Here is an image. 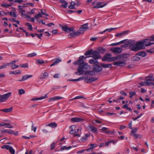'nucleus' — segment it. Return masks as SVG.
<instances>
[{"instance_id":"nucleus-1","label":"nucleus","mask_w":154,"mask_h":154,"mask_svg":"<svg viewBox=\"0 0 154 154\" xmlns=\"http://www.w3.org/2000/svg\"><path fill=\"white\" fill-rule=\"evenodd\" d=\"M90 69V66L87 63H81L79 64L77 68L78 71L75 73L78 75H83L84 73L86 74L88 70Z\"/></svg>"},{"instance_id":"nucleus-2","label":"nucleus","mask_w":154,"mask_h":154,"mask_svg":"<svg viewBox=\"0 0 154 154\" xmlns=\"http://www.w3.org/2000/svg\"><path fill=\"white\" fill-rule=\"evenodd\" d=\"M131 50L137 51L143 49V44L140 41L137 42L136 44H134L130 46Z\"/></svg>"},{"instance_id":"nucleus-3","label":"nucleus","mask_w":154,"mask_h":154,"mask_svg":"<svg viewBox=\"0 0 154 154\" xmlns=\"http://www.w3.org/2000/svg\"><path fill=\"white\" fill-rule=\"evenodd\" d=\"M102 60L103 61L112 62L116 60V57H112V55L110 54L106 53L103 57Z\"/></svg>"},{"instance_id":"nucleus-4","label":"nucleus","mask_w":154,"mask_h":154,"mask_svg":"<svg viewBox=\"0 0 154 154\" xmlns=\"http://www.w3.org/2000/svg\"><path fill=\"white\" fill-rule=\"evenodd\" d=\"M127 40V39H125L119 42L116 43V45H117L125 42V44H126V45H127V47H128L129 45H130V46L135 43V42L134 40H129L126 41Z\"/></svg>"},{"instance_id":"nucleus-5","label":"nucleus","mask_w":154,"mask_h":154,"mask_svg":"<svg viewBox=\"0 0 154 154\" xmlns=\"http://www.w3.org/2000/svg\"><path fill=\"white\" fill-rule=\"evenodd\" d=\"M150 41H151L150 40V38L148 39H143L141 40L140 41V42L142 43L143 44V48L144 49L145 48V46L144 45H145L146 46H148L151 45H152L154 44V43H151L150 42Z\"/></svg>"},{"instance_id":"nucleus-6","label":"nucleus","mask_w":154,"mask_h":154,"mask_svg":"<svg viewBox=\"0 0 154 154\" xmlns=\"http://www.w3.org/2000/svg\"><path fill=\"white\" fill-rule=\"evenodd\" d=\"M71 130L69 131V133L70 134H73L79 132V130L78 126L77 125H72L70 126Z\"/></svg>"},{"instance_id":"nucleus-7","label":"nucleus","mask_w":154,"mask_h":154,"mask_svg":"<svg viewBox=\"0 0 154 154\" xmlns=\"http://www.w3.org/2000/svg\"><path fill=\"white\" fill-rule=\"evenodd\" d=\"M62 29L63 31L66 32H69L70 33L69 36L70 37L71 33L72 32L73 28H69L66 25L62 26Z\"/></svg>"},{"instance_id":"nucleus-8","label":"nucleus","mask_w":154,"mask_h":154,"mask_svg":"<svg viewBox=\"0 0 154 154\" xmlns=\"http://www.w3.org/2000/svg\"><path fill=\"white\" fill-rule=\"evenodd\" d=\"M130 56L129 54H123L116 56V60L117 59H123L128 58Z\"/></svg>"},{"instance_id":"nucleus-9","label":"nucleus","mask_w":154,"mask_h":154,"mask_svg":"<svg viewBox=\"0 0 154 154\" xmlns=\"http://www.w3.org/2000/svg\"><path fill=\"white\" fill-rule=\"evenodd\" d=\"M11 93L9 92L2 95H1L0 98L2 101V102H5L7 100L8 98L11 96Z\"/></svg>"},{"instance_id":"nucleus-10","label":"nucleus","mask_w":154,"mask_h":154,"mask_svg":"<svg viewBox=\"0 0 154 154\" xmlns=\"http://www.w3.org/2000/svg\"><path fill=\"white\" fill-rule=\"evenodd\" d=\"M88 128L90 131L93 133L96 134L97 132V128L92 125H89L88 126Z\"/></svg>"},{"instance_id":"nucleus-11","label":"nucleus","mask_w":154,"mask_h":154,"mask_svg":"<svg viewBox=\"0 0 154 154\" xmlns=\"http://www.w3.org/2000/svg\"><path fill=\"white\" fill-rule=\"evenodd\" d=\"M83 33L81 31L79 30L77 31L76 32H75L73 31V29H72V32L71 33V35L69 38H72L74 36H77L79 35L82 34Z\"/></svg>"},{"instance_id":"nucleus-12","label":"nucleus","mask_w":154,"mask_h":154,"mask_svg":"<svg viewBox=\"0 0 154 154\" xmlns=\"http://www.w3.org/2000/svg\"><path fill=\"white\" fill-rule=\"evenodd\" d=\"M70 120L71 122H82L85 121V120L83 118L75 117L72 118Z\"/></svg>"},{"instance_id":"nucleus-13","label":"nucleus","mask_w":154,"mask_h":154,"mask_svg":"<svg viewBox=\"0 0 154 154\" xmlns=\"http://www.w3.org/2000/svg\"><path fill=\"white\" fill-rule=\"evenodd\" d=\"M93 57L95 60H97L101 58V57L99 53L97 51H94L92 53Z\"/></svg>"},{"instance_id":"nucleus-14","label":"nucleus","mask_w":154,"mask_h":154,"mask_svg":"<svg viewBox=\"0 0 154 154\" xmlns=\"http://www.w3.org/2000/svg\"><path fill=\"white\" fill-rule=\"evenodd\" d=\"M48 73L46 72L42 73L39 77L38 79H44L47 78L48 76Z\"/></svg>"},{"instance_id":"nucleus-15","label":"nucleus","mask_w":154,"mask_h":154,"mask_svg":"<svg viewBox=\"0 0 154 154\" xmlns=\"http://www.w3.org/2000/svg\"><path fill=\"white\" fill-rule=\"evenodd\" d=\"M84 57V56L80 57L79 59L75 61L73 63V64L75 65H77L81 63L83 61V59Z\"/></svg>"},{"instance_id":"nucleus-16","label":"nucleus","mask_w":154,"mask_h":154,"mask_svg":"<svg viewBox=\"0 0 154 154\" xmlns=\"http://www.w3.org/2000/svg\"><path fill=\"white\" fill-rule=\"evenodd\" d=\"M88 29V23H86L81 26L79 28L80 30L83 33L84 31H86Z\"/></svg>"},{"instance_id":"nucleus-17","label":"nucleus","mask_w":154,"mask_h":154,"mask_svg":"<svg viewBox=\"0 0 154 154\" xmlns=\"http://www.w3.org/2000/svg\"><path fill=\"white\" fill-rule=\"evenodd\" d=\"M63 98L62 97L55 96L51 98L48 100V101H53L55 100H57L60 99H63Z\"/></svg>"},{"instance_id":"nucleus-18","label":"nucleus","mask_w":154,"mask_h":154,"mask_svg":"<svg viewBox=\"0 0 154 154\" xmlns=\"http://www.w3.org/2000/svg\"><path fill=\"white\" fill-rule=\"evenodd\" d=\"M48 94H45V96L41 97H35V98H33L31 99V100L32 101H37L39 100H41L42 99H45V98H46L48 97L47 96Z\"/></svg>"},{"instance_id":"nucleus-19","label":"nucleus","mask_w":154,"mask_h":154,"mask_svg":"<svg viewBox=\"0 0 154 154\" xmlns=\"http://www.w3.org/2000/svg\"><path fill=\"white\" fill-rule=\"evenodd\" d=\"M93 69L95 72H99L102 70V68L98 65H95L93 68Z\"/></svg>"},{"instance_id":"nucleus-20","label":"nucleus","mask_w":154,"mask_h":154,"mask_svg":"<svg viewBox=\"0 0 154 154\" xmlns=\"http://www.w3.org/2000/svg\"><path fill=\"white\" fill-rule=\"evenodd\" d=\"M126 64L125 62L122 60H119L116 61V66H123Z\"/></svg>"},{"instance_id":"nucleus-21","label":"nucleus","mask_w":154,"mask_h":154,"mask_svg":"<svg viewBox=\"0 0 154 154\" xmlns=\"http://www.w3.org/2000/svg\"><path fill=\"white\" fill-rule=\"evenodd\" d=\"M103 4V3L101 2H98L97 3V5L93 7V8H102L104 7L106 5V3H105L103 5H101Z\"/></svg>"},{"instance_id":"nucleus-22","label":"nucleus","mask_w":154,"mask_h":154,"mask_svg":"<svg viewBox=\"0 0 154 154\" xmlns=\"http://www.w3.org/2000/svg\"><path fill=\"white\" fill-rule=\"evenodd\" d=\"M32 76V75H24L23 76L22 79L19 80L18 81L20 82L23 81L27 80Z\"/></svg>"},{"instance_id":"nucleus-23","label":"nucleus","mask_w":154,"mask_h":154,"mask_svg":"<svg viewBox=\"0 0 154 154\" xmlns=\"http://www.w3.org/2000/svg\"><path fill=\"white\" fill-rule=\"evenodd\" d=\"M46 126H50L52 128H55L57 127V124L55 122H52L50 123H46L45 124Z\"/></svg>"},{"instance_id":"nucleus-24","label":"nucleus","mask_w":154,"mask_h":154,"mask_svg":"<svg viewBox=\"0 0 154 154\" xmlns=\"http://www.w3.org/2000/svg\"><path fill=\"white\" fill-rule=\"evenodd\" d=\"M94 59H91L89 60V63L90 64H95V65H97L99 64V63L97 60Z\"/></svg>"},{"instance_id":"nucleus-25","label":"nucleus","mask_w":154,"mask_h":154,"mask_svg":"<svg viewBox=\"0 0 154 154\" xmlns=\"http://www.w3.org/2000/svg\"><path fill=\"white\" fill-rule=\"evenodd\" d=\"M60 1L63 4L60 5L61 7L66 8L67 7L68 3L66 1L64 0H61Z\"/></svg>"},{"instance_id":"nucleus-26","label":"nucleus","mask_w":154,"mask_h":154,"mask_svg":"<svg viewBox=\"0 0 154 154\" xmlns=\"http://www.w3.org/2000/svg\"><path fill=\"white\" fill-rule=\"evenodd\" d=\"M129 32V31H125L121 33H117L116 34V37H118L119 38L122 37L124 35L126 34Z\"/></svg>"},{"instance_id":"nucleus-27","label":"nucleus","mask_w":154,"mask_h":154,"mask_svg":"<svg viewBox=\"0 0 154 154\" xmlns=\"http://www.w3.org/2000/svg\"><path fill=\"white\" fill-rule=\"evenodd\" d=\"M54 62L51 65L50 67H52L54 66L55 65L62 61L61 59L58 58H55L54 59Z\"/></svg>"},{"instance_id":"nucleus-28","label":"nucleus","mask_w":154,"mask_h":154,"mask_svg":"<svg viewBox=\"0 0 154 154\" xmlns=\"http://www.w3.org/2000/svg\"><path fill=\"white\" fill-rule=\"evenodd\" d=\"M102 67L105 68H111L112 65L111 64H106L104 63H101L100 64Z\"/></svg>"},{"instance_id":"nucleus-29","label":"nucleus","mask_w":154,"mask_h":154,"mask_svg":"<svg viewBox=\"0 0 154 154\" xmlns=\"http://www.w3.org/2000/svg\"><path fill=\"white\" fill-rule=\"evenodd\" d=\"M13 107H11L8 109H0V111L4 112H9L12 111Z\"/></svg>"},{"instance_id":"nucleus-30","label":"nucleus","mask_w":154,"mask_h":154,"mask_svg":"<svg viewBox=\"0 0 154 154\" xmlns=\"http://www.w3.org/2000/svg\"><path fill=\"white\" fill-rule=\"evenodd\" d=\"M99 53H104L106 51V49L102 48H98L97 50Z\"/></svg>"},{"instance_id":"nucleus-31","label":"nucleus","mask_w":154,"mask_h":154,"mask_svg":"<svg viewBox=\"0 0 154 154\" xmlns=\"http://www.w3.org/2000/svg\"><path fill=\"white\" fill-rule=\"evenodd\" d=\"M145 81L147 86H149L151 85L152 84H153V83L151 82L152 81V79H146Z\"/></svg>"},{"instance_id":"nucleus-32","label":"nucleus","mask_w":154,"mask_h":154,"mask_svg":"<svg viewBox=\"0 0 154 154\" xmlns=\"http://www.w3.org/2000/svg\"><path fill=\"white\" fill-rule=\"evenodd\" d=\"M136 55L144 57L146 55V53L143 51L138 52L136 54Z\"/></svg>"},{"instance_id":"nucleus-33","label":"nucleus","mask_w":154,"mask_h":154,"mask_svg":"<svg viewBox=\"0 0 154 154\" xmlns=\"http://www.w3.org/2000/svg\"><path fill=\"white\" fill-rule=\"evenodd\" d=\"M86 74H88V75H94L95 74V72L93 69L92 70L89 71V70L87 72Z\"/></svg>"},{"instance_id":"nucleus-34","label":"nucleus","mask_w":154,"mask_h":154,"mask_svg":"<svg viewBox=\"0 0 154 154\" xmlns=\"http://www.w3.org/2000/svg\"><path fill=\"white\" fill-rule=\"evenodd\" d=\"M74 2H71L70 3V5L68 7L69 9H75V7H74Z\"/></svg>"},{"instance_id":"nucleus-35","label":"nucleus","mask_w":154,"mask_h":154,"mask_svg":"<svg viewBox=\"0 0 154 154\" xmlns=\"http://www.w3.org/2000/svg\"><path fill=\"white\" fill-rule=\"evenodd\" d=\"M11 130H8L7 129H4L0 131V132L1 133L5 132L9 134H11Z\"/></svg>"},{"instance_id":"nucleus-36","label":"nucleus","mask_w":154,"mask_h":154,"mask_svg":"<svg viewBox=\"0 0 154 154\" xmlns=\"http://www.w3.org/2000/svg\"><path fill=\"white\" fill-rule=\"evenodd\" d=\"M83 79V78H79L78 79H69L68 80V81H76V82H77V81H79L80 80H82V79Z\"/></svg>"},{"instance_id":"nucleus-37","label":"nucleus","mask_w":154,"mask_h":154,"mask_svg":"<svg viewBox=\"0 0 154 154\" xmlns=\"http://www.w3.org/2000/svg\"><path fill=\"white\" fill-rule=\"evenodd\" d=\"M9 14L12 17H17V15L14 11H10L9 13Z\"/></svg>"},{"instance_id":"nucleus-38","label":"nucleus","mask_w":154,"mask_h":154,"mask_svg":"<svg viewBox=\"0 0 154 154\" xmlns=\"http://www.w3.org/2000/svg\"><path fill=\"white\" fill-rule=\"evenodd\" d=\"M92 52L93 51L91 50H88V51H86L85 53V56L89 55L91 54L92 55Z\"/></svg>"},{"instance_id":"nucleus-39","label":"nucleus","mask_w":154,"mask_h":154,"mask_svg":"<svg viewBox=\"0 0 154 154\" xmlns=\"http://www.w3.org/2000/svg\"><path fill=\"white\" fill-rule=\"evenodd\" d=\"M20 71L19 70H17V71H11L10 72V74H14V75H17V74H20Z\"/></svg>"},{"instance_id":"nucleus-40","label":"nucleus","mask_w":154,"mask_h":154,"mask_svg":"<svg viewBox=\"0 0 154 154\" xmlns=\"http://www.w3.org/2000/svg\"><path fill=\"white\" fill-rule=\"evenodd\" d=\"M137 55L133 57L132 58L133 61H138L140 60V58L137 56Z\"/></svg>"},{"instance_id":"nucleus-41","label":"nucleus","mask_w":154,"mask_h":154,"mask_svg":"<svg viewBox=\"0 0 154 154\" xmlns=\"http://www.w3.org/2000/svg\"><path fill=\"white\" fill-rule=\"evenodd\" d=\"M25 93V91L24 90L22 89H19L18 90V94L19 95L24 94Z\"/></svg>"},{"instance_id":"nucleus-42","label":"nucleus","mask_w":154,"mask_h":154,"mask_svg":"<svg viewBox=\"0 0 154 154\" xmlns=\"http://www.w3.org/2000/svg\"><path fill=\"white\" fill-rule=\"evenodd\" d=\"M122 51V49L121 48L116 47V53L119 54L121 53Z\"/></svg>"},{"instance_id":"nucleus-43","label":"nucleus","mask_w":154,"mask_h":154,"mask_svg":"<svg viewBox=\"0 0 154 154\" xmlns=\"http://www.w3.org/2000/svg\"><path fill=\"white\" fill-rule=\"evenodd\" d=\"M85 82L87 83H90V77H86L84 78Z\"/></svg>"},{"instance_id":"nucleus-44","label":"nucleus","mask_w":154,"mask_h":154,"mask_svg":"<svg viewBox=\"0 0 154 154\" xmlns=\"http://www.w3.org/2000/svg\"><path fill=\"white\" fill-rule=\"evenodd\" d=\"M84 98V97L83 96H77L76 97H75V98H74L73 99L69 100V101H71L72 100H75V99H81V98Z\"/></svg>"},{"instance_id":"nucleus-45","label":"nucleus","mask_w":154,"mask_h":154,"mask_svg":"<svg viewBox=\"0 0 154 154\" xmlns=\"http://www.w3.org/2000/svg\"><path fill=\"white\" fill-rule=\"evenodd\" d=\"M42 17V14L40 13H38L37 14H36L35 16V18L36 19H38L40 17Z\"/></svg>"},{"instance_id":"nucleus-46","label":"nucleus","mask_w":154,"mask_h":154,"mask_svg":"<svg viewBox=\"0 0 154 154\" xmlns=\"http://www.w3.org/2000/svg\"><path fill=\"white\" fill-rule=\"evenodd\" d=\"M97 78L94 77H90V82H94L97 80Z\"/></svg>"},{"instance_id":"nucleus-47","label":"nucleus","mask_w":154,"mask_h":154,"mask_svg":"<svg viewBox=\"0 0 154 154\" xmlns=\"http://www.w3.org/2000/svg\"><path fill=\"white\" fill-rule=\"evenodd\" d=\"M26 26H29V27L28 28V29L30 30H32V25L29 23H27L26 24Z\"/></svg>"},{"instance_id":"nucleus-48","label":"nucleus","mask_w":154,"mask_h":154,"mask_svg":"<svg viewBox=\"0 0 154 154\" xmlns=\"http://www.w3.org/2000/svg\"><path fill=\"white\" fill-rule=\"evenodd\" d=\"M11 5L7 4L6 3H3V4H2L1 6V7H5L7 8L9 6H10Z\"/></svg>"},{"instance_id":"nucleus-49","label":"nucleus","mask_w":154,"mask_h":154,"mask_svg":"<svg viewBox=\"0 0 154 154\" xmlns=\"http://www.w3.org/2000/svg\"><path fill=\"white\" fill-rule=\"evenodd\" d=\"M9 65V64H8V63H5L2 66H0L1 69L2 68H4L6 67L7 66Z\"/></svg>"},{"instance_id":"nucleus-50","label":"nucleus","mask_w":154,"mask_h":154,"mask_svg":"<svg viewBox=\"0 0 154 154\" xmlns=\"http://www.w3.org/2000/svg\"><path fill=\"white\" fill-rule=\"evenodd\" d=\"M36 55V54L35 53H33L32 54H29L27 55L28 57H33Z\"/></svg>"},{"instance_id":"nucleus-51","label":"nucleus","mask_w":154,"mask_h":154,"mask_svg":"<svg viewBox=\"0 0 154 154\" xmlns=\"http://www.w3.org/2000/svg\"><path fill=\"white\" fill-rule=\"evenodd\" d=\"M9 151L11 154H14L15 153V150L14 149H13L12 147H11V148L9 150Z\"/></svg>"},{"instance_id":"nucleus-52","label":"nucleus","mask_w":154,"mask_h":154,"mask_svg":"<svg viewBox=\"0 0 154 154\" xmlns=\"http://www.w3.org/2000/svg\"><path fill=\"white\" fill-rule=\"evenodd\" d=\"M20 66L21 67L28 68V67L27 63H25L20 65Z\"/></svg>"},{"instance_id":"nucleus-53","label":"nucleus","mask_w":154,"mask_h":154,"mask_svg":"<svg viewBox=\"0 0 154 154\" xmlns=\"http://www.w3.org/2000/svg\"><path fill=\"white\" fill-rule=\"evenodd\" d=\"M129 94L130 95L129 97L130 98H131L133 96L135 95L136 92H130Z\"/></svg>"},{"instance_id":"nucleus-54","label":"nucleus","mask_w":154,"mask_h":154,"mask_svg":"<svg viewBox=\"0 0 154 154\" xmlns=\"http://www.w3.org/2000/svg\"><path fill=\"white\" fill-rule=\"evenodd\" d=\"M41 12L42 14L43 15H45L46 16H48V14H46V11L45 10H43L42 9L41 10Z\"/></svg>"},{"instance_id":"nucleus-55","label":"nucleus","mask_w":154,"mask_h":154,"mask_svg":"<svg viewBox=\"0 0 154 154\" xmlns=\"http://www.w3.org/2000/svg\"><path fill=\"white\" fill-rule=\"evenodd\" d=\"M71 148V146H69L68 147H66V146H63L61 147V148L62 149V150H63L64 149L68 150L69 149H70Z\"/></svg>"},{"instance_id":"nucleus-56","label":"nucleus","mask_w":154,"mask_h":154,"mask_svg":"<svg viewBox=\"0 0 154 154\" xmlns=\"http://www.w3.org/2000/svg\"><path fill=\"white\" fill-rule=\"evenodd\" d=\"M35 9H32L30 12H27V14H34Z\"/></svg>"},{"instance_id":"nucleus-57","label":"nucleus","mask_w":154,"mask_h":154,"mask_svg":"<svg viewBox=\"0 0 154 154\" xmlns=\"http://www.w3.org/2000/svg\"><path fill=\"white\" fill-rule=\"evenodd\" d=\"M105 133L106 134H109L110 135H112L114 134V132L113 131H106Z\"/></svg>"},{"instance_id":"nucleus-58","label":"nucleus","mask_w":154,"mask_h":154,"mask_svg":"<svg viewBox=\"0 0 154 154\" xmlns=\"http://www.w3.org/2000/svg\"><path fill=\"white\" fill-rule=\"evenodd\" d=\"M37 62L38 63L40 64H42L45 63L44 61L40 60H38Z\"/></svg>"},{"instance_id":"nucleus-59","label":"nucleus","mask_w":154,"mask_h":154,"mask_svg":"<svg viewBox=\"0 0 154 154\" xmlns=\"http://www.w3.org/2000/svg\"><path fill=\"white\" fill-rule=\"evenodd\" d=\"M6 125H10V124L9 123H6L4 122L0 123V126H4Z\"/></svg>"},{"instance_id":"nucleus-60","label":"nucleus","mask_w":154,"mask_h":154,"mask_svg":"<svg viewBox=\"0 0 154 154\" xmlns=\"http://www.w3.org/2000/svg\"><path fill=\"white\" fill-rule=\"evenodd\" d=\"M18 131H13L11 130V134H14L15 135H17L18 134Z\"/></svg>"},{"instance_id":"nucleus-61","label":"nucleus","mask_w":154,"mask_h":154,"mask_svg":"<svg viewBox=\"0 0 154 154\" xmlns=\"http://www.w3.org/2000/svg\"><path fill=\"white\" fill-rule=\"evenodd\" d=\"M132 130L131 132V133L130 134V135H132V134L133 133H135V132H136L137 130V128H135L134 130H133L132 129H131Z\"/></svg>"},{"instance_id":"nucleus-62","label":"nucleus","mask_w":154,"mask_h":154,"mask_svg":"<svg viewBox=\"0 0 154 154\" xmlns=\"http://www.w3.org/2000/svg\"><path fill=\"white\" fill-rule=\"evenodd\" d=\"M61 88V87L59 86H54L51 89L52 90H54L55 89H59L60 88Z\"/></svg>"},{"instance_id":"nucleus-63","label":"nucleus","mask_w":154,"mask_h":154,"mask_svg":"<svg viewBox=\"0 0 154 154\" xmlns=\"http://www.w3.org/2000/svg\"><path fill=\"white\" fill-rule=\"evenodd\" d=\"M31 129L32 130L34 131V132H36V127H34V125L33 124L32 125Z\"/></svg>"},{"instance_id":"nucleus-64","label":"nucleus","mask_w":154,"mask_h":154,"mask_svg":"<svg viewBox=\"0 0 154 154\" xmlns=\"http://www.w3.org/2000/svg\"><path fill=\"white\" fill-rule=\"evenodd\" d=\"M55 147V143H53L51 144V150H52Z\"/></svg>"}]
</instances>
